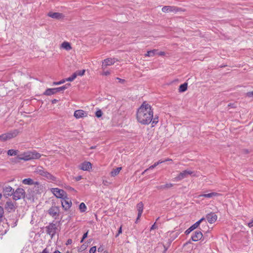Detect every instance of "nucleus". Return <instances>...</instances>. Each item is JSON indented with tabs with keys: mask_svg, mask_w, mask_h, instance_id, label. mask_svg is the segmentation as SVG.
I'll use <instances>...</instances> for the list:
<instances>
[{
	"mask_svg": "<svg viewBox=\"0 0 253 253\" xmlns=\"http://www.w3.org/2000/svg\"><path fill=\"white\" fill-rule=\"evenodd\" d=\"M203 237L202 233L200 231H196L194 234L191 237L192 241L194 242L200 240Z\"/></svg>",
	"mask_w": 253,
	"mask_h": 253,
	"instance_id": "obj_19",
	"label": "nucleus"
},
{
	"mask_svg": "<svg viewBox=\"0 0 253 253\" xmlns=\"http://www.w3.org/2000/svg\"><path fill=\"white\" fill-rule=\"evenodd\" d=\"M179 9L180 8L174 6H165L162 8V10L165 13H176L178 11Z\"/></svg>",
	"mask_w": 253,
	"mask_h": 253,
	"instance_id": "obj_11",
	"label": "nucleus"
},
{
	"mask_svg": "<svg viewBox=\"0 0 253 253\" xmlns=\"http://www.w3.org/2000/svg\"><path fill=\"white\" fill-rule=\"evenodd\" d=\"M5 209L8 212L14 211L15 208V203L11 201H7L5 205Z\"/></svg>",
	"mask_w": 253,
	"mask_h": 253,
	"instance_id": "obj_14",
	"label": "nucleus"
},
{
	"mask_svg": "<svg viewBox=\"0 0 253 253\" xmlns=\"http://www.w3.org/2000/svg\"><path fill=\"white\" fill-rule=\"evenodd\" d=\"M80 169L83 170H89L91 169V164L88 162H84L79 166Z\"/></svg>",
	"mask_w": 253,
	"mask_h": 253,
	"instance_id": "obj_17",
	"label": "nucleus"
},
{
	"mask_svg": "<svg viewBox=\"0 0 253 253\" xmlns=\"http://www.w3.org/2000/svg\"><path fill=\"white\" fill-rule=\"evenodd\" d=\"M81 178H82V176H79L77 177L76 179V180H77V181H79V180H80Z\"/></svg>",
	"mask_w": 253,
	"mask_h": 253,
	"instance_id": "obj_55",
	"label": "nucleus"
},
{
	"mask_svg": "<svg viewBox=\"0 0 253 253\" xmlns=\"http://www.w3.org/2000/svg\"><path fill=\"white\" fill-rule=\"evenodd\" d=\"M158 228V226L156 225V222L150 228V231Z\"/></svg>",
	"mask_w": 253,
	"mask_h": 253,
	"instance_id": "obj_44",
	"label": "nucleus"
},
{
	"mask_svg": "<svg viewBox=\"0 0 253 253\" xmlns=\"http://www.w3.org/2000/svg\"><path fill=\"white\" fill-rule=\"evenodd\" d=\"M158 49H153L152 50H150L147 51V53L145 54V56L147 57H153L156 54H157Z\"/></svg>",
	"mask_w": 253,
	"mask_h": 253,
	"instance_id": "obj_26",
	"label": "nucleus"
},
{
	"mask_svg": "<svg viewBox=\"0 0 253 253\" xmlns=\"http://www.w3.org/2000/svg\"><path fill=\"white\" fill-rule=\"evenodd\" d=\"M1 197H2V195L1 193H0V199H1Z\"/></svg>",
	"mask_w": 253,
	"mask_h": 253,
	"instance_id": "obj_61",
	"label": "nucleus"
},
{
	"mask_svg": "<svg viewBox=\"0 0 253 253\" xmlns=\"http://www.w3.org/2000/svg\"><path fill=\"white\" fill-rule=\"evenodd\" d=\"M56 93V88H48L46 89L44 92V94L45 95H51Z\"/></svg>",
	"mask_w": 253,
	"mask_h": 253,
	"instance_id": "obj_25",
	"label": "nucleus"
},
{
	"mask_svg": "<svg viewBox=\"0 0 253 253\" xmlns=\"http://www.w3.org/2000/svg\"><path fill=\"white\" fill-rule=\"evenodd\" d=\"M61 46L62 48L66 49V50H70L72 49V47L70 43L66 42H63L61 44Z\"/></svg>",
	"mask_w": 253,
	"mask_h": 253,
	"instance_id": "obj_28",
	"label": "nucleus"
},
{
	"mask_svg": "<svg viewBox=\"0 0 253 253\" xmlns=\"http://www.w3.org/2000/svg\"><path fill=\"white\" fill-rule=\"evenodd\" d=\"M72 240L71 239H68L67 241L66 245H69L72 244Z\"/></svg>",
	"mask_w": 253,
	"mask_h": 253,
	"instance_id": "obj_52",
	"label": "nucleus"
},
{
	"mask_svg": "<svg viewBox=\"0 0 253 253\" xmlns=\"http://www.w3.org/2000/svg\"><path fill=\"white\" fill-rule=\"evenodd\" d=\"M68 189L71 191H75V190L71 187H69Z\"/></svg>",
	"mask_w": 253,
	"mask_h": 253,
	"instance_id": "obj_56",
	"label": "nucleus"
},
{
	"mask_svg": "<svg viewBox=\"0 0 253 253\" xmlns=\"http://www.w3.org/2000/svg\"><path fill=\"white\" fill-rule=\"evenodd\" d=\"M14 193V189L9 185H6L3 187V193L4 196H10Z\"/></svg>",
	"mask_w": 253,
	"mask_h": 253,
	"instance_id": "obj_12",
	"label": "nucleus"
},
{
	"mask_svg": "<svg viewBox=\"0 0 253 253\" xmlns=\"http://www.w3.org/2000/svg\"><path fill=\"white\" fill-rule=\"evenodd\" d=\"M158 117L155 116L154 118H152V124L155 125L158 123Z\"/></svg>",
	"mask_w": 253,
	"mask_h": 253,
	"instance_id": "obj_35",
	"label": "nucleus"
},
{
	"mask_svg": "<svg viewBox=\"0 0 253 253\" xmlns=\"http://www.w3.org/2000/svg\"><path fill=\"white\" fill-rule=\"evenodd\" d=\"M248 226H249V227H253V220H252L251 221V222H249V223H248Z\"/></svg>",
	"mask_w": 253,
	"mask_h": 253,
	"instance_id": "obj_50",
	"label": "nucleus"
},
{
	"mask_svg": "<svg viewBox=\"0 0 253 253\" xmlns=\"http://www.w3.org/2000/svg\"><path fill=\"white\" fill-rule=\"evenodd\" d=\"M47 16L56 19H60L63 18V14L59 12H49L47 13Z\"/></svg>",
	"mask_w": 253,
	"mask_h": 253,
	"instance_id": "obj_16",
	"label": "nucleus"
},
{
	"mask_svg": "<svg viewBox=\"0 0 253 253\" xmlns=\"http://www.w3.org/2000/svg\"><path fill=\"white\" fill-rule=\"evenodd\" d=\"M35 172L42 176L44 177L50 181H55L56 177L48 172L42 166H38L35 169Z\"/></svg>",
	"mask_w": 253,
	"mask_h": 253,
	"instance_id": "obj_3",
	"label": "nucleus"
},
{
	"mask_svg": "<svg viewBox=\"0 0 253 253\" xmlns=\"http://www.w3.org/2000/svg\"><path fill=\"white\" fill-rule=\"evenodd\" d=\"M220 195V194L218 193H216V192H211V193H209V194H202V195H200L199 196V197H204L205 198H212L213 197H216V196H219Z\"/></svg>",
	"mask_w": 253,
	"mask_h": 253,
	"instance_id": "obj_22",
	"label": "nucleus"
},
{
	"mask_svg": "<svg viewBox=\"0 0 253 253\" xmlns=\"http://www.w3.org/2000/svg\"><path fill=\"white\" fill-rule=\"evenodd\" d=\"M53 253H61L60 251H59L58 250H56L54 252H53Z\"/></svg>",
	"mask_w": 253,
	"mask_h": 253,
	"instance_id": "obj_58",
	"label": "nucleus"
},
{
	"mask_svg": "<svg viewBox=\"0 0 253 253\" xmlns=\"http://www.w3.org/2000/svg\"><path fill=\"white\" fill-rule=\"evenodd\" d=\"M217 218V215L213 212L208 213L206 215V219L210 223L215 222Z\"/></svg>",
	"mask_w": 253,
	"mask_h": 253,
	"instance_id": "obj_15",
	"label": "nucleus"
},
{
	"mask_svg": "<svg viewBox=\"0 0 253 253\" xmlns=\"http://www.w3.org/2000/svg\"><path fill=\"white\" fill-rule=\"evenodd\" d=\"M51 251V250L50 249L49 247H47L40 253H50Z\"/></svg>",
	"mask_w": 253,
	"mask_h": 253,
	"instance_id": "obj_37",
	"label": "nucleus"
},
{
	"mask_svg": "<svg viewBox=\"0 0 253 253\" xmlns=\"http://www.w3.org/2000/svg\"><path fill=\"white\" fill-rule=\"evenodd\" d=\"M13 199L17 201L18 200L24 198L25 196V190L21 188H17L15 191L14 190L13 194Z\"/></svg>",
	"mask_w": 253,
	"mask_h": 253,
	"instance_id": "obj_5",
	"label": "nucleus"
},
{
	"mask_svg": "<svg viewBox=\"0 0 253 253\" xmlns=\"http://www.w3.org/2000/svg\"><path fill=\"white\" fill-rule=\"evenodd\" d=\"M122 233V226L120 227L118 234L116 235V237H118L119 234Z\"/></svg>",
	"mask_w": 253,
	"mask_h": 253,
	"instance_id": "obj_46",
	"label": "nucleus"
},
{
	"mask_svg": "<svg viewBox=\"0 0 253 253\" xmlns=\"http://www.w3.org/2000/svg\"><path fill=\"white\" fill-rule=\"evenodd\" d=\"M205 219L204 218H202L201 219H200L199 220H198V221H197L196 222H199V225H200V224L201 223V222L202 221H203Z\"/></svg>",
	"mask_w": 253,
	"mask_h": 253,
	"instance_id": "obj_53",
	"label": "nucleus"
},
{
	"mask_svg": "<svg viewBox=\"0 0 253 253\" xmlns=\"http://www.w3.org/2000/svg\"><path fill=\"white\" fill-rule=\"evenodd\" d=\"M77 78L76 74L74 73L71 77L66 79V81L72 82Z\"/></svg>",
	"mask_w": 253,
	"mask_h": 253,
	"instance_id": "obj_33",
	"label": "nucleus"
},
{
	"mask_svg": "<svg viewBox=\"0 0 253 253\" xmlns=\"http://www.w3.org/2000/svg\"><path fill=\"white\" fill-rule=\"evenodd\" d=\"M3 214V209L0 207V221L1 220Z\"/></svg>",
	"mask_w": 253,
	"mask_h": 253,
	"instance_id": "obj_40",
	"label": "nucleus"
},
{
	"mask_svg": "<svg viewBox=\"0 0 253 253\" xmlns=\"http://www.w3.org/2000/svg\"><path fill=\"white\" fill-rule=\"evenodd\" d=\"M157 188L158 189H166L165 185H163L157 186Z\"/></svg>",
	"mask_w": 253,
	"mask_h": 253,
	"instance_id": "obj_48",
	"label": "nucleus"
},
{
	"mask_svg": "<svg viewBox=\"0 0 253 253\" xmlns=\"http://www.w3.org/2000/svg\"><path fill=\"white\" fill-rule=\"evenodd\" d=\"M79 209H80L81 212H82L85 211L86 210V207L85 205L84 204V203H82L80 204V205L79 206Z\"/></svg>",
	"mask_w": 253,
	"mask_h": 253,
	"instance_id": "obj_32",
	"label": "nucleus"
},
{
	"mask_svg": "<svg viewBox=\"0 0 253 253\" xmlns=\"http://www.w3.org/2000/svg\"><path fill=\"white\" fill-rule=\"evenodd\" d=\"M47 212L54 219H57L59 215V207L53 206L48 210Z\"/></svg>",
	"mask_w": 253,
	"mask_h": 253,
	"instance_id": "obj_6",
	"label": "nucleus"
},
{
	"mask_svg": "<svg viewBox=\"0 0 253 253\" xmlns=\"http://www.w3.org/2000/svg\"><path fill=\"white\" fill-rule=\"evenodd\" d=\"M136 207L138 211V215L136 220V222H137V221L139 220V218L141 216L143 210V204L142 203V202H139L138 204H137Z\"/></svg>",
	"mask_w": 253,
	"mask_h": 253,
	"instance_id": "obj_18",
	"label": "nucleus"
},
{
	"mask_svg": "<svg viewBox=\"0 0 253 253\" xmlns=\"http://www.w3.org/2000/svg\"><path fill=\"white\" fill-rule=\"evenodd\" d=\"M85 73V70H79L76 72L75 73L76 75V76H82L84 75Z\"/></svg>",
	"mask_w": 253,
	"mask_h": 253,
	"instance_id": "obj_34",
	"label": "nucleus"
},
{
	"mask_svg": "<svg viewBox=\"0 0 253 253\" xmlns=\"http://www.w3.org/2000/svg\"><path fill=\"white\" fill-rule=\"evenodd\" d=\"M149 169H145L144 171L142 172V175H144V173L148 170Z\"/></svg>",
	"mask_w": 253,
	"mask_h": 253,
	"instance_id": "obj_57",
	"label": "nucleus"
},
{
	"mask_svg": "<svg viewBox=\"0 0 253 253\" xmlns=\"http://www.w3.org/2000/svg\"><path fill=\"white\" fill-rule=\"evenodd\" d=\"M122 169V167H118L115 169H114L111 172V175L112 176H115L117 175H118L120 170Z\"/></svg>",
	"mask_w": 253,
	"mask_h": 253,
	"instance_id": "obj_29",
	"label": "nucleus"
},
{
	"mask_svg": "<svg viewBox=\"0 0 253 253\" xmlns=\"http://www.w3.org/2000/svg\"><path fill=\"white\" fill-rule=\"evenodd\" d=\"M103 183L104 184H105V181H103Z\"/></svg>",
	"mask_w": 253,
	"mask_h": 253,
	"instance_id": "obj_64",
	"label": "nucleus"
},
{
	"mask_svg": "<svg viewBox=\"0 0 253 253\" xmlns=\"http://www.w3.org/2000/svg\"><path fill=\"white\" fill-rule=\"evenodd\" d=\"M3 153V150H0V154H2Z\"/></svg>",
	"mask_w": 253,
	"mask_h": 253,
	"instance_id": "obj_60",
	"label": "nucleus"
},
{
	"mask_svg": "<svg viewBox=\"0 0 253 253\" xmlns=\"http://www.w3.org/2000/svg\"><path fill=\"white\" fill-rule=\"evenodd\" d=\"M19 133L20 131L18 129H14L6 133L2 134L0 135V139L1 140L5 141L16 137Z\"/></svg>",
	"mask_w": 253,
	"mask_h": 253,
	"instance_id": "obj_4",
	"label": "nucleus"
},
{
	"mask_svg": "<svg viewBox=\"0 0 253 253\" xmlns=\"http://www.w3.org/2000/svg\"><path fill=\"white\" fill-rule=\"evenodd\" d=\"M95 115L97 118H100L102 115V112L100 110L97 111L95 113Z\"/></svg>",
	"mask_w": 253,
	"mask_h": 253,
	"instance_id": "obj_38",
	"label": "nucleus"
},
{
	"mask_svg": "<svg viewBox=\"0 0 253 253\" xmlns=\"http://www.w3.org/2000/svg\"><path fill=\"white\" fill-rule=\"evenodd\" d=\"M61 203L63 208L66 211L68 210L72 205L71 201L67 197L62 199Z\"/></svg>",
	"mask_w": 253,
	"mask_h": 253,
	"instance_id": "obj_13",
	"label": "nucleus"
},
{
	"mask_svg": "<svg viewBox=\"0 0 253 253\" xmlns=\"http://www.w3.org/2000/svg\"><path fill=\"white\" fill-rule=\"evenodd\" d=\"M228 106L229 107H231L232 108H235V106H234V104H231V103H230L228 104Z\"/></svg>",
	"mask_w": 253,
	"mask_h": 253,
	"instance_id": "obj_54",
	"label": "nucleus"
},
{
	"mask_svg": "<svg viewBox=\"0 0 253 253\" xmlns=\"http://www.w3.org/2000/svg\"><path fill=\"white\" fill-rule=\"evenodd\" d=\"M22 183L25 185H32L34 184H39L38 182H35L34 180L30 178L24 179L22 180Z\"/></svg>",
	"mask_w": 253,
	"mask_h": 253,
	"instance_id": "obj_21",
	"label": "nucleus"
},
{
	"mask_svg": "<svg viewBox=\"0 0 253 253\" xmlns=\"http://www.w3.org/2000/svg\"><path fill=\"white\" fill-rule=\"evenodd\" d=\"M157 54H158L159 55H160V56H164V55H165V53L164 51H160V52H159L158 51V52H157Z\"/></svg>",
	"mask_w": 253,
	"mask_h": 253,
	"instance_id": "obj_47",
	"label": "nucleus"
},
{
	"mask_svg": "<svg viewBox=\"0 0 253 253\" xmlns=\"http://www.w3.org/2000/svg\"><path fill=\"white\" fill-rule=\"evenodd\" d=\"M199 226V222H196L191 227H190L187 230L185 231V233L186 235L189 234L191 231L196 229Z\"/></svg>",
	"mask_w": 253,
	"mask_h": 253,
	"instance_id": "obj_23",
	"label": "nucleus"
},
{
	"mask_svg": "<svg viewBox=\"0 0 253 253\" xmlns=\"http://www.w3.org/2000/svg\"><path fill=\"white\" fill-rule=\"evenodd\" d=\"M116 79H117V80H118V81H119V82L120 83H121V84H123V83H125V80H124V79H120V78H116Z\"/></svg>",
	"mask_w": 253,
	"mask_h": 253,
	"instance_id": "obj_45",
	"label": "nucleus"
},
{
	"mask_svg": "<svg viewBox=\"0 0 253 253\" xmlns=\"http://www.w3.org/2000/svg\"><path fill=\"white\" fill-rule=\"evenodd\" d=\"M87 233H88V232H86L85 233H84V234L83 235V238H82V240H81V243L83 242V241H84V239H85V238L87 237Z\"/></svg>",
	"mask_w": 253,
	"mask_h": 253,
	"instance_id": "obj_43",
	"label": "nucleus"
},
{
	"mask_svg": "<svg viewBox=\"0 0 253 253\" xmlns=\"http://www.w3.org/2000/svg\"><path fill=\"white\" fill-rule=\"evenodd\" d=\"M246 95L249 97H253V91L247 92Z\"/></svg>",
	"mask_w": 253,
	"mask_h": 253,
	"instance_id": "obj_42",
	"label": "nucleus"
},
{
	"mask_svg": "<svg viewBox=\"0 0 253 253\" xmlns=\"http://www.w3.org/2000/svg\"><path fill=\"white\" fill-rule=\"evenodd\" d=\"M103 250V247L102 246L99 247L98 248V252H102Z\"/></svg>",
	"mask_w": 253,
	"mask_h": 253,
	"instance_id": "obj_51",
	"label": "nucleus"
},
{
	"mask_svg": "<svg viewBox=\"0 0 253 253\" xmlns=\"http://www.w3.org/2000/svg\"><path fill=\"white\" fill-rule=\"evenodd\" d=\"M117 61L115 58H107L102 61V68L104 70L107 66L113 65Z\"/></svg>",
	"mask_w": 253,
	"mask_h": 253,
	"instance_id": "obj_10",
	"label": "nucleus"
},
{
	"mask_svg": "<svg viewBox=\"0 0 253 253\" xmlns=\"http://www.w3.org/2000/svg\"><path fill=\"white\" fill-rule=\"evenodd\" d=\"M110 74V72L108 71H105V72H104L103 73H102V75H105V76H107V75H109Z\"/></svg>",
	"mask_w": 253,
	"mask_h": 253,
	"instance_id": "obj_49",
	"label": "nucleus"
},
{
	"mask_svg": "<svg viewBox=\"0 0 253 253\" xmlns=\"http://www.w3.org/2000/svg\"><path fill=\"white\" fill-rule=\"evenodd\" d=\"M56 228V224L54 223L49 224V225L46 227L47 234L52 238L55 234Z\"/></svg>",
	"mask_w": 253,
	"mask_h": 253,
	"instance_id": "obj_9",
	"label": "nucleus"
},
{
	"mask_svg": "<svg viewBox=\"0 0 253 253\" xmlns=\"http://www.w3.org/2000/svg\"><path fill=\"white\" fill-rule=\"evenodd\" d=\"M93 148H94V147H91V149H93Z\"/></svg>",
	"mask_w": 253,
	"mask_h": 253,
	"instance_id": "obj_63",
	"label": "nucleus"
},
{
	"mask_svg": "<svg viewBox=\"0 0 253 253\" xmlns=\"http://www.w3.org/2000/svg\"><path fill=\"white\" fill-rule=\"evenodd\" d=\"M194 173V171L190 170H185L181 172L176 177L174 178L175 181H178L186 178L189 175H192Z\"/></svg>",
	"mask_w": 253,
	"mask_h": 253,
	"instance_id": "obj_7",
	"label": "nucleus"
},
{
	"mask_svg": "<svg viewBox=\"0 0 253 253\" xmlns=\"http://www.w3.org/2000/svg\"><path fill=\"white\" fill-rule=\"evenodd\" d=\"M66 79H63V80H62L61 81H59V82H54L53 83V85H59V84H62L63 83H64L65 82H66Z\"/></svg>",
	"mask_w": 253,
	"mask_h": 253,
	"instance_id": "obj_36",
	"label": "nucleus"
},
{
	"mask_svg": "<svg viewBox=\"0 0 253 253\" xmlns=\"http://www.w3.org/2000/svg\"><path fill=\"white\" fill-rule=\"evenodd\" d=\"M18 150H15L13 149H10L7 151V155L9 156H16L18 153Z\"/></svg>",
	"mask_w": 253,
	"mask_h": 253,
	"instance_id": "obj_31",
	"label": "nucleus"
},
{
	"mask_svg": "<svg viewBox=\"0 0 253 253\" xmlns=\"http://www.w3.org/2000/svg\"><path fill=\"white\" fill-rule=\"evenodd\" d=\"M153 117L152 107L146 101L143 102L137 111L136 118L138 122L142 125H148L152 122Z\"/></svg>",
	"mask_w": 253,
	"mask_h": 253,
	"instance_id": "obj_1",
	"label": "nucleus"
},
{
	"mask_svg": "<svg viewBox=\"0 0 253 253\" xmlns=\"http://www.w3.org/2000/svg\"><path fill=\"white\" fill-rule=\"evenodd\" d=\"M74 115L77 119H79L86 116V113L82 110H79L75 111Z\"/></svg>",
	"mask_w": 253,
	"mask_h": 253,
	"instance_id": "obj_20",
	"label": "nucleus"
},
{
	"mask_svg": "<svg viewBox=\"0 0 253 253\" xmlns=\"http://www.w3.org/2000/svg\"><path fill=\"white\" fill-rule=\"evenodd\" d=\"M159 217L157 218V219H156V221H157L158 219H159Z\"/></svg>",
	"mask_w": 253,
	"mask_h": 253,
	"instance_id": "obj_62",
	"label": "nucleus"
},
{
	"mask_svg": "<svg viewBox=\"0 0 253 253\" xmlns=\"http://www.w3.org/2000/svg\"><path fill=\"white\" fill-rule=\"evenodd\" d=\"M96 251V247L95 246L91 247L89 250V253H95Z\"/></svg>",
	"mask_w": 253,
	"mask_h": 253,
	"instance_id": "obj_39",
	"label": "nucleus"
},
{
	"mask_svg": "<svg viewBox=\"0 0 253 253\" xmlns=\"http://www.w3.org/2000/svg\"><path fill=\"white\" fill-rule=\"evenodd\" d=\"M171 161V159H166L164 161L159 160V161L155 163L153 165L150 166L149 167L148 169H153L155 167H156L157 166H158L159 165H160L161 164H162L163 163H164V162H165L166 161Z\"/></svg>",
	"mask_w": 253,
	"mask_h": 253,
	"instance_id": "obj_24",
	"label": "nucleus"
},
{
	"mask_svg": "<svg viewBox=\"0 0 253 253\" xmlns=\"http://www.w3.org/2000/svg\"><path fill=\"white\" fill-rule=\"evenodd\" d=\"M41 157V155L36 151H27L18 155L17 158L20 160L29 161L33 159H38Z\"/></svg>",
	"mask_w": 253,
	"mask_h": 253,
	"instance_id": "obj_2",
	"label": "nucleus"
},
{
	"mask_svg": "<svg viewBox=\"0 0 253 253\" xmlns=\"http://www.w3.org/2000/svg\"><path fill=\"white\" fill-rule=\"evenodd\" d=\"M51 191L57 198H64L66 195V192L62 189L57 188H51Z\"/></svg>",
	"mask_w": 253,
	"mask_h": 253,
	"instance_id": "obj_8",
	"label": "nucleus"
},
{
	"mask_svg": "<svg viewBox=\"0 0 253 253\" xmlns=\"http://www.w3.org/2000/svg\"><path fill=\"white\" fill-rule=\"evenodd\" d=\"M52 102L53 103H56L57 102V100L54 99L53 100H52Z\"/></svg>",
	"mask_w": 253,
	"mask_h": 253,
	"instance_id": "obj_59",
	"label": "nucleus"
},
{
	"mask_svg": "<svg viewBox=\"0 0 253 253\" xmlns=\"http://www.w3.org/2000/svg\"><path fill=\"white\" fill-rule=\"evenodd\" d=\"M187 89V84L185 83L179 86V92H183L185 91Z\"/></svg>",
	"mask_w": 253,
	"mask_h": 253,
	"instance_id": "obj_30",
	"label": "nucleus"
},
{
	"mask_svg": "<svg viewBox=\"0 0 253 253\" xmlns=\"http://www.w3.org/2000/svg\"><path fill=\"white\" fill-rule=\"evenodd\" d=\"M173 185L172 183H167V184H165L166 189L171 188V187L173 186Z\"/></svg>",
	"mask_w": 253,
	"mask_h": 253,
	"instance_id": "obj_41",
	"label": "nucleus"
},
{
	"mask_svg": "<svg viewBox=\"0 0 253 253\" xmlns=\"http://www.w3.org/2000/svg\"><path fill=\"white\" fill-rule=\"evenodd\" d=\"M70 85H71L70 84H67L62 86H60L59 87H56V88H55L56 92L63 91L64 90H65L66 89L68 88Z\"/></svg>",
	"mask_w": 253,
	"mask_h": 253,
	"instance_id": "obj_27",
	"label": "nucleus"
}]
</instances>
